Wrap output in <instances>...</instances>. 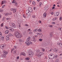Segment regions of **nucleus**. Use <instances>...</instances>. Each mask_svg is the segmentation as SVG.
I'll use <instances>...</instances> for the list:
<instances>
[{
    "label": "nucleus",
    "mask_w": 62,
    "mask_h": 62,
    "mask_svg": "<svg viewBox=\"0 0 62 62\" xmlns=\"http://www.w3.org/2000/svg\"><path fill=\"white\" fill-rule=\"evenodd\" d=\"M14 9V8H12L11 9V10H12V11H13Z\"/></svg>",
    "instance_id": "48"
},
{
    "label": "nucleus",
    "mask_w": 62,
    "mask_h": 62,
    "mask_svg": "<svg viewBox=\"0 0 62 62\" xmlns=\"http://www.w3.org/2000/svg\"><path fill=\"white\" fill-rule=\"evenodd\" d=\"M3 9H0V12H3Z\"/></svg>",
    "instance_id": "28"
},
{
    "label": "nucleus",
    "mask_w": 62,
    "mask_h": 62,
    "mask_svg": "<svg viewBox=\"0 0 62 62\" xmlns=\"http://www.w3.org/2000/svg\"><path fill=\"white\" fill-rule=\"evenodd\" d=\"M29 12H32L33 11L31 7H29Z\"/></svg>",
    "instance_id": "6"
},
{
    "label": "nucleus",
    "mask_w": 62,
    "mask_h": 62,
    "mask_svg": "<svg viewBox=\"0 0 62 62\" xmlns=\"http://www.w3.org/2000/svg\"><path fill=\"white\" fill-rule=\"evenodd\" d=\"M14 50V48H12V51H13Z\"/></svg>",
    "instance_id": "60"
},
{
    "label": "nucleus",
    "mask_w": 62,
    "mask_h": 62,
    "mask_svg": "<svg viewBox=\"0 0 62 62\" xmlns=\"http://www.w3.org/2000/svg\"><path fill=\"white\" fill-rule=\"evenodd\" d=\"M15 2V1L14 0L12 2V3H14Z\"/></svg>",
    "instance_id": "51"
},
{
    "label": "nucleus",
    "mask_w": 62,
    "mask_h": 62,
    "mask_svg": "<svg viewBox=\"0 0 62 62\" xmlns=\"http://www.w3.org/2000/svg\"><path fill=\"white\" fill-rule=\"evenodd\" d=\"M30 57H32L33 56L34 53L32 51H30L28 53Z\"/></svg>",
    "instance_id": "3"
},
{
    "label": "nucleus",
    "mask_w": 62,
    "mask_h": 62,
    "mask_svg": "<svg viewBox=\"0 0 62 62\" xmlns=\"http://www.w3.org/2000/svg\"><path fill=\"white\" fill-rule=\"evenodd\" d=\"M53 21H54V20H55V18H53Z\"/></svg>",
    "instance_id": "59"
},
{
    "label": "nucleus",
    "mask_w": 62,
    "mask_h": 62,
    "mask_svg": "<svg viewBox=\"0 0 62 62\" xmlns=\"http://www.w3.org/2000/svg\"><path fill=\"white\" fill-rule=\"evenodd\" d=\"M50 36H51V37H52V34H50Z\"/></svg>",
    "instance_id": "63"
},
{
    "label": "nucleus",
    "mask_w": 62,
    "mask_h": 62,
    "mask_svg": "<svg viewBox=\"0 0 62 62\" xmlns=\"http://www.w3.org/2000/svg\"><path fill=\"white\" fill-rule=\"evenodd\" d=\"M49 26V27H53V26L51 25H48Z\"/></svg>",
    "instance_id": "40"
},
{
    "label": "nucleus",
    "mask_w": 62,
    "mask_h": 62,
    "mask_svg": "<svg viewBox=\"0 0 62 62\" xmlns=\"http://www.w3.org/2000/svg\"><path fill=\"white\" fill-rule=\"evenodd\" d=\"M25 59L26 60H29L30 59V58L29 57L26 58H25Z\"/></svg>",
    "instance_id": "23"
},
{
    "label": "nucleus",
    "mask_w": 62,
    "mask_h": 62,
    "mask_svg": "<svg viewBox=\"0 0 62 62\" xmlns=\"http://www.w3.org/2000/svg\"><path fill=\"white\" fill-rule=\"evenodd\" d=\"M32 18H35V16H32Z\"/></svg>",
    "instance_id": "44"
},
{
    "label": "nucleus",
    "mask_w": 62,
    "mask_h": 62,
    "mask_svg": "<svg viewBox=\"0 0 62 62\" xmlns=\"http://www.w3.org/2000/svg\"><path fill=\"white\" fill-rule=\"evenodd\" d=\"M30 39V37H28V38L27 39V41H29V39Z\"/></svg>",
    "instance_id": "17"
},
{
    "label": "nucleus",
    "mask_w": 62,
    "mask_h": 62,
    "mask_svg": "<svg viewBox=\"0 0 62 62\" xmlns=\"http://www.w3.org/2000/svg\"><path fill=\"white\" fill-rule=\"evenodd\" d=\"M17 23L18 24H19V27H21V26H20V25H21V22H20V21H17Z\"/></svg>",
    "instance_id": "10"
},
{
    "label": "nucleus",
    "mask_w": 62,
    "mask_h": 62,
    "mask_svg": "<svg viewBox=\"0 0 62 62\" xmlns=\"http://www.w3.org/2000/svg\"><path fill=\"white\" fill-rule=\"evenodd\" d=\"M5 46H6V45H1L0 46V47L1 49H3Z\"/></svg>",
    "instance_id": "5"
},
{
    "label": "nucleus",
    "mask_w": 62,
    "mask_h": 62,
    "mask_svg": "<svg viewBox=\"0 0 62 62\" xmlns=\"http://www.w3.org/2000/svg\"><path fill=\"white\" fill-rule=\"evenodd\" d=\"M5 28H6V29H8V27L6 26L5 27Z\"/></svg>",
    "instance_id": "37"
},
{
    "label": "nucleus",
    "mask_w": 62,
    "mask_h": 62,
    "mask_svg": "<svg viewBox=\"0 0 62 62\" xmlns=\"http://www.w3.org/2000/svg\"><path fill=\"white\" fill-rule=\"evenodd\" d=\"M15 35L16 38H21V37H22L23 36L21 34H19V33L18 32V31H16L15 32Z\"/></svg>",
    "instance_id": "1"
},
{
    "label": "nucleus",
    "mask_w": 62,
    "mask_h": 62,
    "mask_svg": "<svg viewBox=\"0 0 62 62\" xmlns=\"http://www.w3.org/2000/svg\"><path fill=\"white\" fill-rule=\"evenodd\" d=\"M52 24H55V22H52Z\"/></svg>",
    "instance_id": "41"
},
{
    "label": "nucleus",
    "mask_w": 62,
    "mask_h": 62,
    "mask_svg": "<svg viewBox=\"0 0 62 62\" xmlns=\"http://www.w3.org/2000/svg\"><path fill=\"white\" fill-rule=\"evenodd\" d=\"M57 44H58V45H60V47H61V48H62V43H57Z\"/></svg>",
    "instance_id": "8"
},
{
    "label": "nucleus",
    "mask_w": 62,
    "mask_h": 62,
    "mask_svg": "<svg viewBox=\"0 0 62 62\" xmlns=\"http://www.w3.org/2000/svg\"><path fill=\"white\" fill-rule=\"evenodd\" d=\"M44 9L45 10H47L48 9V8L45 7L44 8Z\"/></svg>",
    "instance_id": "21"
},
{
    "label": "nucleus",
    "mask_w": 62,
    "mask_h": 62,
    "mask_svg": "<svg viewBox=\"0 0 62 62\" xmlns=\"http://www.w3.org/2000/svg\"><path fill=\"white\" fill-rule=\"evenodd\" d=\"M35 30L36 31V32H37V31H38L39 30H38V29H37L36 30Z\"/></svg>",
    "instance_id": "55"
},
{
    "label": "nucleus",
    "mask_w": 62,
    "mask_h": 62,
    "mask_svg": "<svg viewBox=\"0 0 62 62\" xmlns=\"http://www.w3.org/2000/svg\"><path fill=\"white\" fill-rule=\"evenodd\" d=\"M25 43L28 46H29V42H28V41H26L25 42Z\"/></svg>",
    "instance_id": "16"
},
{
    "label": "nucleus",
    "mask_w": 62,
    "mask_h": 62,
    "mask_svg": "<svg viewBox=\"0 0 62 62\" xmlns=\"http://www.w3.org/2000/svg\"><path fill=\"white\" fill-rule=\"evenodd\" d=\"M54 16H57V15H56V14H54Z\"/></svg>",
    "instance_id": "58"
},
{
    "label": "nucleus",
    "mask_w": 62,
    "mask_h": 62,
    "mask_svg": "<svg viewBox=\"0 0 62 62\" xmlns=\"http://www.w3.org/2000/svg\"><path fill=\"white\" fill-rule=\"evenodd\" d=\"M39 41H42V39H39Z\"/></svg>",
    "instance_id": "38"
},
{
    "label": "nucleus",
    "mask_w": 62,
    "mask_h": 62,
    "mask_svg": "<svg viewBox=\"0 0 62 62\" xmlns=\"http://www.w3.org/2000/svg\"><path fill=\"white\" fill-rule=\"evenodd\" d=\"M6 40H9V36L8 35H7L6 37Z\"/></svg>",
    "instance_id": "9"
},
{
    "label": "nucleus",
    "mask_w": 62,
    "mask_h": 62,
    "mask_svg": "<svg viewBox=\"0 0 62 62\" xmlns=\"http://www.w3.org/2000/svg\"><path fill=\"white\" fill-rule=\"evenodd\" d=\"M51 15H53L54 14V13H53V12H52L51 13Z\"/></svg>",
    "instance_id": "47"
},
{
    "label": "nucleus",
    "mask_w": 62,
    "mask_h": 62,
    "mask_svg": "<svg viewBox=\"0 0 62 62\" xmlns=\"http://www.w3.org/2000/svg\"><path fill=\"white\" fill-rule=\"evenodd\" d=\"M25 26H28V25L27 24H25Z\"/></svg>",
    "instance_id": "57"
},
{
    "label": "nucleus",
    "mask_w": 62,
    "mask_h": 62,
    "mask_svg": "<svg viewBox=\"0 0 62 62\" xmlns=\"http://www.w3.org/2000/svg\"><path fill=\"white\" fill-rule=\"evenodd\" d=\"M5 1H6L5 0H4L3 1H2L1 4H5Z\"/></svg>",
    "instance_id": "20"
},
{
    "label": "nucleus",
    "mask_w": 62,
    "mask_h": 62,
    "mask_svg": "<svg viewBox=\"0 0 62 62\" xmlns=\"http://www.w3.org/2000/svg\"><path fill=\"white\" fill-rule=\"evenodd\" d=\"M19 41H20V42H22V40L21 39H19Z\"/></svg>",
    "instance_id": "46"
},
{
    "label": "nucleus",
    "mask_w": 62,
    "mask_h": 62,
    "mask_svg": "<svg viewBox=\"0 0 62 62\" xmlns=\"http://www.w3.org/2000/svg\"><path fill=\"white\" fill-rule=\"evenodd\" d=\"M9 29L10 32H13L14 31V30L11 27H9Z\"/></svg>",
    "instance_id": "4"
},
{
    "label": "nucleus",
    "mask_w": 62,
    "mask_h": 62,
    "mask_svg": "<svg viewBox=\"0 0 62 62\" xmlns=\"http://www.w3.org/2000/svg\"><path fill=\"white\" fill-rule=\"evenodd\" d=\"M8 32H9V31L8 30H7L5 31V33L6 34H8Z\"/></svg>",
    "instance_id": "13"
},
{
    "label": "nucleus",
    "mask_w": 62,
    "mask_h": 62,
    "mask_svg": "<svg viewBox=\"0 0 62 62\" xmlns=\"http://www.w3.org/2000/svg\"><path fill=\"white\" fill-rule=\"evenodd\" d=\"M2 35L1 34V33L0 32V37L2 36Z\"/></svg>",
    "instance_id": "53"
},
{
    "label": "nucleus",
    "mask_w": 62,
    "mask_h": 62,
    "mask_svg": "<svg viewBox=\"0 0 62 62\" xmlns=\"http://www.w3.org/2000/svg\"><path fill=\"white\" fill-rule=\"evenodd\" d=\"M14 48L15 49H16L17 48V46H14Z\"/></svg>",
    "instance_id": "39"
},
{
    "label": "nucleus",
    "mask_w": 62,
    "mask_h": 62,
    "mask_svg": "<svg viewBox=\"0 0 62 62\" xmlns=\"http://www.w3.org/2000/svg\"><path fill=\"white\" fill-rule=\"evenodd\" d=\"M29 10H27L26 11V13L27 15L28 14V13H29Z\"/></svg>",
    "instance_id": "14"
},
{
    "label": "nucleus",
    "mask_w": 62,
    "mask_h": 62,
    "mask_svg": "<svg viewBox=\"0 0 62 62\" xmlns=\"http://www.w3.org/2000/svg\"><path fill=\"white\" fill-rule=\"evenodd\" d=\"M57 57V55H56L55 56V58H56Z\"/></svg>",
    "instance_id": "49"
},
{
    "label": "nucleus",
    "mask_w": 62,
    "mask_h": 62,
    "mask_svg": "<svg viewBox=\"0 0 62 62\" xmlns=\"http://www.w3.org/2000/svg\"><path fill=\"white\" fill-rule=\"evenodd\" d=\"M40 36L41 37H42L43 36V35L42 34H40Z\"/></svg>",
    "instance_id": "42"
},
{
    "label": "nucleus",
    "mask_w": 62,
    "mask_h": 62,
    "mask_svg": "<svg viewBox=\"0 0 62 62\" xmlns=\"http://www.w3.org/2000/svg\"><path fill=\"white\" fill-rule=\"evenodd\" d=\"M42 51H43V52H44V51H45V49H44L43 48H42Z\"/></svg>",
    "instance_id": "36"
},
{
    "label": "nucleus",
    "mask_w": 62,
    "mask_h": 62,
    "mask_svg": "<svg viewBox=\"0 0 62 62\" xmlns=\"http://www.w3.org/2000/svg\"><path fill=\"white\" fill-rule=\"evenodd\" d=\"M6 6V5H3L2 6V8H4V6Z\"/></svg>",
    "instance_id": "50"
},
{
    "label": "nucleus",
    "mask_w": 62,
    "mask_h": 62,
    "mask_svg": "<svg viewBox=\"0 0 62 62\" xmlns=\"http://www.w3.org/2000/svg\"><path fill=\"white\" fill-rule=\"evenodd\" d=\"M56 14L57 15V16H58L59 14V13L58 12H57Z\"/></svg>",
    "instance_id": "32"
},
{
    "label": "nucleus",
    "mask_w": 62,
    "mask_h": 62,
    "mask_svg": "<svg viewBox=\"0 0 62 62\" xmlns=\"http://www.w3.org/2000/svg\"><path fill=\"white\" fill-rule=\"evenodd\" d=\"M21 54H22V55H23L24 56H25V54L24 52H23V53H21Z\"/></svg>",
    "instance_id": "15"
},
{
    "label": "nucleus",
    "mask_w": 62,
    "mask_h": 62,
    "mask_svg": "<svg viewBox=\"0 0 62 62\" xmlns=\"http://www.w3.org/2000/svg\"><path fill=\"white\" fill-rule=\"evenodd\" d=\"M17 59H19V56H18L17 57Z\"/></svg>",
    "instance_id": "56"
},
{
    "label": "nucleus",
    "mask_w": 62,
    "mask_h": 62,
    "mask_svg": "<svg viewBox=\"0 0 62 62\" xmlns=\"http://www.w3.org/2000/svg\"><path fill=\"white\" fill-rule=\"evenodd\" d=\"M32 4L34 6H35L36 5V2L34 1H33L32 2Z\"/></svg>",
    "instance_id": "18"
},
{
    "label": "nucleus",
    "mask_w": 62,
    "mask_h": 62,
    "mask_svg": "<svg viewBox=\"0 0 62 62\" xmlns=\"http://www.w3.org/2000/svg\"><path fill=\"white\" fill-rule=\"evenodd\" d=\"M46 16V13H44V14L43 15V17L44 18H45Z\"/></svg>",
    "instance_id": "12"
},
{
    "label": "nucleus",
    "mask_w": 62,
    "mask_h": 62,
    "mask_svg": "<svg viewBox=\"0 0 62 62\" xmlns=\"http://www.w3.org/2000/svg\"><path fill=\"white\" fill-rule=\"evenodd\" d=\"M33 41L34 42H35V41H36V39H33Z\"/></svg>",
    "instance_id": "52"
},
{
    "label": "nucleus",
    "mask_w": 62,
    "mask_h": 62,
    "mask_svg": "<svg viewBox=\"0 0 62 62\" xmlns=\"http://www.w3.org/2000/svg\"><path fill=\"white\" fill-rule=\"evenodd\" d=\"M37 56H38V57H40L41 56L39 54L38 55H37Z\"/></svg>",
    "instance_id": "33"
},
{
    "label": "nucleus",
    "mask_w": 62,
    "mask_h": 62,
    "mask_svg": "<svg viewBox=\"0 0 62 62\" xmlns=\"http://www.w3.org/2000/svg\"><path fill=\"white\" fill-rule=\"evenodd\" d=\"M15 3L16 5H17V3L16 2H15Z\"/></svg>",
    "instance_id": "62"
},
{
    "label": "nucleus",
    "mask_w": 62,
    "mask_h": 62,
    "mask_svg": "<svg viewBox=\"0 0 62 62\" xmlns=\"http://www.w3.org/2000/svg\"><path fill=\"white\" fill-rule=\"evenodd\" d=\"M3 54H8V52H6L5 51H3Z\"/></svg>",
    "instance_id": "11"
},
{
    "label": "nucleus",
    "mask_w": 62,
    "mask_h": 62,
    "mask_svg": "<svg viewBox=\"0 0 62 62\" xmlns=\"http://www.w3.org/2000/svg\"><path fill=\"white\" fill-rule=\"evenodd\" d=\"M3 56L5 58H6V55L5 54H3Z\"/></svg>",
    "instance_id": "35"
},
{
    "label": "nucleus",
    "mask_w": 62,
    "mask_h": 62,
    "mask_svg": "<svg viewBox=\"0 0 62 62\" xmlns=\"http://www.w3.org/2000/svg\"><path fill=\"white\" fill-rule=\"evenodd\" d=\"M29 34H32V32H29Z\"/></svg>",
    "instance_id": "61"
},
{
    "label": "nucleus",
    "mask_w": 62,
    "mask_h": 62,
    "mask_svg": "<svg viewBox=\"0 0 62 62\" xmlns=\"http://www.w3.org/2000/svg\"><path fill=\"white\" fill-rule=\"evenodd\" d=\"M48 57L49 59H54V55L52 54H50L48 56Z\"/></svg>",
    "instance_id": "2"
},
{
    "label": "nucleus",
    "mask_w": 62,
    "mask_h": 62,
    "mask_svg": "<svg viewBox=\"0 0 62 62\" xmlns=\"http://www.w3.org/2000/svg\"><path fill=\"white\" fill-rule=\"evenodd\" d=\"M1 39H4V38L2 36L1 37Z\"/></svg>",
    "instance_id": "30"
},
{
    "label": "nucleus",
    "mask_w": 62,
    "mask_h": 62,
    "mask_svg": "<svg viewBox=\"0 0 62 62\" xmlns=\"http://www.w3.org/2000/svg\"><path fill=\"white\" fill-rule=\"evenodd\" d=\"M41 4H42V3L41 2H40L39 3V5H41Z\"/></svg>",
    "instance_id": "64"
},
{
    "label": "nucleus",
    "mask_w": 62,
    "mask_h": 62,
    "mask_svg": "<svg viewBox=\"0 0 62 62\" xmlns=\"http://www.w3.org/2000/svg\"><path fill=\"white\" fill-rule=\"evenodd\" d=\"M29 45H30V44L31 45H32V42H31L30 41H29Z\"/></svg>",
    "instance_id": "29"
},
{
    "label": "nucleus",
    "mask_w": 62,
    "mask_h": 62,
    "mask_svg": "<svg viewBox=\"0 0 62 62\" xmlns=\"http://www.w3.org/2000/svg\"><path fill=\"white\" fill-rule=\"evenodd\" d=\"M39 54L41 56V55H42L43 54V52H40V53Z\"/></svg>",
    "instance_id": "19"
},
{
    "label": "nucleus",
    "mask_w": 62,
    "mask_h": 62,
    "mask_svg": "<svg viewBox=\"0 0 62 62\" xmlns=\"http://www.w3.org/2000/svg\"><path fill=\"white\" fill-rule=\"evenodd\" d=\"M58 30H61V28H59L58 29Z\"/></svg>",
    "instance_id": "43"
},
{
    "label": "nucleus",
    "mask_w": 62,
    "mask_h": 62,
    "mask_svg": "<svg viewBox=\"0 0 62 62\" xmlns=\"http://www.w3.org/2000/svg\"><path fill=\"white\" fill-rule=\"evenodd\" d=\"M16 52H17V50H15L14 52V54H16Z\"/></svg>",
    "instance_id": "34"
},
{
    "label": "nucleus",
    "mask_w": 62,
    "mask_h": 62,
    "mask_svg": "<svg viewBox=\"0 0 62 62\" xmlns=\"http://www.w3.org/2000/svg\"><path fill=\"white\" fill-rule=\"evenodd\" d=\"M38 31L39 32H41V29H39L38 30Z\"/></svg>",
    "instance_id": "31"
},
{
    "label": "nucleus",
    "mask_w": 62,
    "mask_h": 62,
    "mask_svg": "<svg viewBox=\"0 0 62 62\" xmlns=\"http://www.w3.org/2000/svg\"><path fill=\"white\" fill-rule=\"evenodd\" d=\"M11 24L12 25V26L14 28H15L16 26H15V24H14V23H11Z\"/></svg>",
    "instance_id": "7"
},
{
    "label": "nucleus",
    "mask_w": 62,
    "mask_h": 62,
    "mask_svg": "<svg viewBox=\"0 0 62 62\" xmlns=\"http://www.w3.org/2000/svg\"><path fill=\"white\" fill-rule=\"evenodd\" d=\"M9 36L10 37H11V36H12V34H11V33H10L9 34Z\"/></svg>",
    "instance_id": "27"
},
{
    "label": "nucleus",
    "mask_w": 62,
    "mask_h": 62,
    "mask_svg": "<svg viewBox=\"0 0 62 62\" xmlns=\"http://www.w3.org/2000/svg\"><path fill=\"white\" fill-rule=\"evenodd\" d=\"M54 52H56V53L57 52V50H56V49H54Z\"/></svg>",
    "instance_id": "24"
},
{
    "label": "nucleus",
    "mask_w": 62,
    "mask_h": 62,
    "mask_svg": "<svg viewBox=\"0 0 62 62\" xmlns=\"http://www.w3.org/2000/svg\"><path fill=\"white\" fill-rule=\"evenodd\" d=\"M1 26L2 27H3V23H2V24H1Z\"/></svg>",
    "instance_id": "45"
},
{
    "label": "nucleus",
    "mask_w": 62,
    "mask_h": 62,
    "mask_svg": "<svg viewBox=\"0 0 62 62\" xmlns=\"http://www.w3.org/2000/svg\"><path fill=\"white\" fill-rule=\"evenodd\" d=\"M9 15V13H6L5 14V15L6 16H8Z\"/></svg>",
    "instance_id": "22"
},
{
    "label": "nucleus",
    "mask_w": 62,
    "mask_h": 62,
    "mask_svg": "<svg viewBox=\"0 0 62 62\" xmlns=\"http://www.w3.org/2000/svg\"><path fill=\"white\" fill-rule=\"evenodd\" d=\"M23 17H24V18H26V17L25 16V15L24 14H23Z\"/></svg>",
    "instance_id": "26"
},
{
    "label": "nucleus",
    "mask_w": 62,
    "mask_h": 62,
    "mask_svg": "<svg viewBox=\"0 0 62 62\" xmlns=\"http://www.w3.org/2000/svg\"><path fill=\"white\" fill-rule=\"evenodd\" d=\"M61 20H62V17H60V21H61Z\"/></svg>",
    "instance_id": "54"
},
{
    "label": "nucleus",
    "mask_w": 62,
    "mask_h": 62,
    "mask_svg": "<svg viewBox=\"0 0 62 62\" xmlns=\"http://www.w3.org/2000/svg\"><path fill=\"white\" fill-rule=\"evenodd\" d=\"M13 11V12H14V13H15V12H16V10L15 9H14Z\"/></svg>",
    "instance_id": "25"
}]
</instances>
